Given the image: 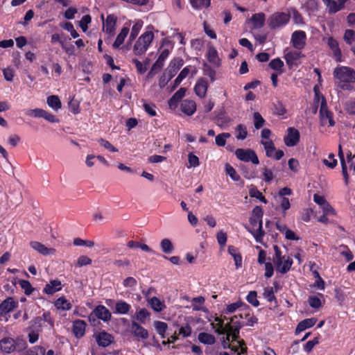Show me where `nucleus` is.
<instances>
[{
    "label": "nucleus",
    "mask_w": 355,
    "mask_h": 355,
    "mask_svg": "<svg viewBox=\"0 0 355 355\" xmlns=\"http://www.w3.org/2000/svg\"><path fill=\"white\" fill-rule=\"evenodd\" d=\"M334 77L343 83H355V70L341 66L336 67L334 71Z\"/></svg>",
    "instance_id": "nucleus-1"
},
{
    "label": "nucleus",
    "mask_w": 355,
    "mask_h": 355,
    "mask_svg": "<svg viewBox=\"0 0 355 355\" xmlns=\"http://www.w3.org/2000/svg\"><path fill=\"white\" fill-rule=\"evenodd\" d=\"M153 37L154 35L152 32L147 31L142 34L134 46L133 51L135 54L140 55L145 53L153 41Z\"/></svg>",
    "instance_id": "nucleus-2"
},
{
    "label": "nucleus",
    "mask_w": 355,
    "mask_h": 355,
    "mask_svg": "<svg viewBox=\"0 0 355 355\" xmlns=\"http://www.w3.org/2000/svg\"><path fill=\"white\" fill-rule=\"evenodd\" d=\"M290 20V15L286 12H275L268 19V26L276 29L286 25Z\"/></svg>",
    "instance_id": "nucleus-3"
},
{
    "label": "nucleus",
    "mask_w": 355,
    "mask_h": 355,
    "mask_svg": "<svg viewBox=\"0 0 355 355\" xmlns=\"http://www.w3.org/2000/svg\"><path fill=\"white\" fill-rule=\"evenodd\" d=\"M235 155L239 159L243 162H252L254 164L259 163L257 154L251 149L238 148L235 151Z\"/></svg>",
    "instance_id": "nucleus-4"
},
{
    "label": "nucleus",
    "mask_w": 355,
    "mask_h": 355,
    "mask_svg": "<svg viewBox=\"0 0 355 355\" xmlns=\"http://www.w3.org/2000/svg\"><path fill=\"white\" fill-rule=\"evenodd\" d=\"M95 318L101 319L103 321H107L111 318V313L104 306H98L89 315V320L90 321L95 320Z\"/></svg>",
    "instance_id": "nucleus-5"
},
{
    "label": "nucleus",
    "mask_w": 355,
    "mask_h": 355,
    "mask_svg": "<svg viewBox=\"0 0 355 355\" xmlns=\"http://www.w3.org/2000/svg\"><path fill=\"white\" fill-rule=\"evenodd\" d=\"M306 35L303 31H296L292 33L291 43L293 46L297 49L301 50L304 49L306 45Z\"/></svg>",
    "instance_id": "nucleus-6"
},
{
    "label": "nucleus",
    "mask_w": 355,
    "mask_h": 355,
    "mask_svg": "<svg viewBox=\"0 0 355 355\" xmlns=\"http://www.w3.org/2000/svg\"><path fill=\"white\" fill-rule=\"evenodd\" d=\"M101 19L104 21L103 15H101ZM117 21V17L114 15H109L107 17L105 21H103V31L110 35L114 34L115 26Z\"/></svg>",
    "instance_id": "nucleus-7"
},
{
    "label": "nucleus",
    "mask_w": 355,
    "mask_h": 355,
    "mask_svg": "<svg viewBox=\"0 0 355 355\" xmlns=\"http://www.w3.org/2000/svg\"><path fill=\"white\" fill-rule=\"evenodd\" d=\"M300 140V132L294 128L288 129V134L284 137V141L287 146H294L297 145Z\"/></svg>",
    "instance_id": "nucleus-8"
},
{
    "label": "nucleus",
    "mask_w": 355,
    "mask_h": 355,
    "mask_svg": "<svg viewBox=\"0 0 355 355\" xmlns=\"http://www.w3.org/2000/svg\"><path fill=\"white\" fill-rule=\"evenodd\" d=\"M184 60L181 58H173L168 67L164 70V71L169 75V77L173 78L177 73V71L180 69V67L183 65Z\"/></svg>",
    "instance_id": "nucleus-9"
},
{
    "label": "nucleus",
    "mask_w": 355,
    "mask_h": 355,
    "mask_svg": "<svg viewBox=\"0 0 355 355\" xmlns=\"http://www.w3.org/2000/svg\"><path fill=\"white\" fill-rule=\"evenodd\" d=\"M96 340L101 347L109 346L114 341V337L105 331H101L96 336Z\"/></svg>",
    "instance_id": "nucleus-10"
},
{
    "label": "nucleus",
    "mask_w": 355,
    "mask_h": 355,
    "mask_svg": "<svg viewBox=\"0 0 355 355\" xmlns=\"http://www.w3.org/2000/svg\"><path fill=\"white\" fill-rule=\"evenodd\" d=\"M0 349L4 353H11L16 349V341L10 338H4L0 340Z\"/></svg>",
    "instance_id": "nucleus-11"
},
{
    "label": "nucleus",
    "mask_w": 355,
    "mask_h": 355,
    "mask_svg": "<svg viewBox=\"0 0 355 355\" xmlns=\"http://www.w3.org/2000/svg\"><path fill=\"white\" fill-rule=\"evenodd\" d=\"M303 57H304V55L300 52L290 51L285 55L284 58L286 64L291 68L293 65H297L300 62V58Z\"/></svg>",
    "instance_id": "nucleus-12"
},
{
    "label": "nucleus",
    "mask_w": 355,
    "mask_h": 355,
    "mask_svg": "<svg viewBox=\"0 0 355 355\" xmlns=\"http://www.w3.org/2000/svg\"><path fill=\"white\" fill-rule=\"evenodd\" d=\"M131 332L136 337L146 339L148 337V331L135 321H132L130 325Z\"/></svg>",
    "instance_id": "nucleus-13"
},
{
    "label": "nucleus",
    "mask_w": 355,
    "mask_h": 355,
    "mask_svg": "<svg viewBox=\"0 0 355 355\" xmlns=\"http://www.w3.org/2000/svg\"><path fill=\"white\" fill-rule=\"evenodd\" d=\"M17 305L12 297H8L0 304V315L12 311Z\"/></svg>",
    "instance_id": "nucleus-14"
},
{
    "label": "nucleus",
    "mask_w": 355,
    "mask_h": 355,
    "mask_svg": "<svg viewBox=\"0 0 355 355\" xmlns=\"http://www.w3.org/2000/svg\"><path fill=\"white\" fill-rule=\"evenodd\" d=\"M86 323L84 320H76L73 322L72 331L77 338H82L85 332Z\"/></svg>",
    "instance_id": "nucleus-15"
},
{
    "label": "nucleus",
    "mask_w": 355,
    "mask_h": 355,
    "mask_svg": "<svg viewBox=\"0 0 355 355\" xmlns=\"http://www.w3.org/2000/svg\"><path fill=\"white\" fill-rule=\"evenodd\" d=\"M30 245L33 249L44 256L54 254L55 252L54 248H48L42 243L37 241H31Z\"/></svg>",
    "instance_id": "nucleus-16"
},
{
    "label": "nucleus",
    "mask_w": 355,
    "mask_h": 355,
    "mask_svg": "<svg viewBox=\"0 0 355 355\" xmlns=\"http://www.w3.org/2000/svg\"><path fill=\"white\" fill-rule=\"evenodd\" d=\"M215 321L217 322V324L211 323L212 328H215L216 326L218 327L216 329L215 332L218 335H224L228 331V328L230 327V323L224 324L223 320L219 318L218 317L215 318Z\"/></svg>",
    "instance_id": "nucleus-17"
},
{
    "label": "nucleus",
    "mask_w": 355,
    "mask_h": 355,
    "mask_svg": "<svg viewBox=\"0 0 355 355\" xmlns=\"http://www.w3.org/2000/svg\"><path fill=\"white\" fill-rule=\"evenodd\" d=\"M181 110L188 116H191L196 110V105L193 101L184 100L181 103Z\"/></svg>",
    "instance_id": "nucleus-18"
},
{
    "label": "nucleus",
    "mask_w": 355,
    "mask_h": 355,
    "mask_svg": "<svg viewBox=\"0 0 355 355\" xmlns=\"http://www.w3.org/2000/svg\"><path fill=\"white\" fill-rule=\"evenodd\" d=\"M61 288V282L58 279H53L51 280L50 283L45 286L44 292L48 295H52L60 291Z\"/></svg>",
    "instance_id": "nucleus-19"
},
{
    "label": "nucleus",
    "mask_w": 355,
    "mask_h": 355,
    "mask_svg": "<svg viewBox=\"0 0 355 355\" xmlns=\"http://www.w3.org/2000/svg\"><path fill=\"white\" fill-rule=\"evenodd\" d=\"M252 24L254 28H261L265 24L266 15L263 12L254 14L250 19Z\"/></svg>",
    "instance_id": "nucleus-20"
},
{
    "label": "nucleus",
    "mask_w": 355,
    "mask_h": 355,
    "mask_svg": "<svg viewBox=\"0 0 355 355\" xmlns=\"http://www.w3.org/2000/svg\"><path fill=\"white\" fill-rule=\"evenodd\" d=\"M207 56L209 62L214 67H218L220 66V61L218 56V52L214 46H209L208 48Z\"/></svg>",
    "instance_id": "nucleus-21"
},
{
    "label": "nucleus",
    "mask_w": 355,
    "mask_h": 355,
    "mask_svg": "<svg viewBox=\"0 0 355 355\" xmlns=\"http://www.w3.org/2000/svg\"><path fill=\"white\" fill-rule=\"evenodd\" d=\"M316 320H317L314 318H307L302 320L297 324L295 329V333L297 334L299 332L306 330L308 328L313 327L315 324Z\"/></svg>",
    "instance_id": "nucleus-22"
},
{
    "label": "nucleus",
    "mask_w": 355,
    "mask_h": 355,
    "mask_svg": "<svg viewBox=\"0 0 355 355\" xmlns=\"http://www.w3.org/2000/svg\"><path fill=\"white\" fill-rule=\"evenodd\" d=\"M292 264V259H291L290 257H287V259L284 258L282 261H279L278 263L276 264L277 270L279 272L284 274L290 270Z\"/></svg>",
    "instance_id": "nucleus-23"
},
{
    "label": "nucleus",
    "mask_w": 355,
    "mask_h": 355,
    "mask_svg": "<svg viewBox=\"0 0 355 355\" xmlns=\"http://www.w3.org/2000/svg\"><path fill=\"white\" fill-rule=\"evenodd\" d=\"M194 89L197 96L200 98H203L205 96L207 90V82L202 79L198 80L195 86Z\"/></svg>",
    "instance_id": "nucleus-24"
},
{
    "label": "nucleus",
    "mask_w": 355,
    "mask_h": 355,
    "mask_svg": "<svg viewBox=\"0 0 355 355\" xmlns=\"http://www.w3.org/2000/svg\"><path fill=\"white\" fill-rule=\"evenodd\" d=\"M129 33V28L128 27H123L120 33L117 35L114 42L112 46L114 48L117 49L124 42L125 38L128 35Z\"/></svg>",
    "instance_id": "nucleus-25"
},
{
    "label": "nucleus",
    "mask_w": 355,
    "mask_h": 355,
    "mask_svg": "<svg viewBox=\"0 0 355 355\" xmlns=\"http://www.w3.org/2000/svg\"><path fill=\"white\" fill-rule=\"evenodd\" d=\"M198 338L200 343L205 345H213L216 342V338L213 335L205 332L200 333Z\"/></svg>",
    "instance_id": "nucleus-26"
},
{
    "label": "nucleus",
    "mask_w": 355,
    "mask_h": 355,
    "mask_svg": "<svg viewBox=\"0 0 355 355\" xmlns=\"http://www.w3.org/2000/svg\"><path fill=\"white\" fill-rule=\"evenodd\" d=\"M46 103L49 107L55 111H58L61 107V101L58 96H49L47 98Z\"/></svg>",
    "instance_id": "nucleus-27"
},
{
    "label": "nucleus",
    "mask_w": 355,
    "mask_h": 355,
    "mask_svg": "<svg viewBox=\"0 0 355 355\" xmlns=\"http://www.w3.org/2000/svg\"><path fill=\"white\" fill-rule=\"evenodd\" d=\"M130 307L129 304L122 300L118 301L115 305L116 312L123 315L128 313Z\"/></svg>",
    "instance_id": "nucleus-28"
},
{
    "label": "nucleus",
    "mask_w": 355,
    "mask_h": 355,
    "mask_svg": "<svg viewBox=\"0 0 355 355\" xmlns=\"http://www.w3.org/2000/svg\"><path fill=\"white\" fill-rule=\"evenodd\" d=\"M148 304L150 307L157 312H159L165 307L164 304L156 297H151L148 300Z\"/></svg>",
    "instance_id": "nucleus-29"
},
{
    "label": "nucleus",
    "mask_w": 355,
    "mask_h": 355,
    "mask_svg": "<svg viewBox=\"0 0 355 355\" xmlns=\"http://www.w3.org/2000/svg\"><path fill=\"white\" fill-rule=\"evenodd\" d=\"M160 247L163 252L166 254H171L174 247L172 242L168 239H164L160 242Z\"/></svg>",
    "instance_id": "nucleus-30"
},
{
    "label": "nucleus",
    "mask_w": 355,
    "mask_h": 355,
    "mask_svg": "<svg viewBox=\"0 0 355 355\" xmlns=\"http://www.w3.org/2000/svg\"><path fill=\"white\" fill-rule=\"evenodd\" d=\"M154 327L157 331V333L160 335L162 338H165V333L167 330L168 325L164 322L155 321L154 322Z\"/></svg>",
    "instance_id": "nucleus-31"
},
{
    "label": "nucleus",
    "mask_w": 355,
    "mask_h": 355,
    "mask_svg": "<svg viewBox=\"0 0 355 355\" xmlns=\"http://www.w3.org/2000/svg\"><path fill=\"white\" fill-rule=\"evenodd\" d=\"M261 144L264 146L266 156L269 157H273V154L276 150L273 142L271 140L261 141Z\"/></svg>",
    "instance_id": "nucleus-32"
},
{
    "label": "nucleus",
    "mask_w": 355,
    "mask_h": 355,
    "mask_svg": "<svg viewBox=\"0 0 355 355\" xmlns=\"http://www.w3.org/2000/svg\"><path fill=\"white\" fill-rule=\"evenodd\" d=\"M249 195L252 198H256L259 200H260L263 203H267V200L266 198L262 195V193L257 189V188L254 186L251 185L249 190Z\"/></svg>",
    "instance_id": "nucleus-33"
},
{
    "label": "nucleus",
    "mask_w": 355,
    "mask_h": 355,
    "mask_svg": "<svg viewBox=\"0 0 355 355\" xmlns=\"http://www.w3.org/2000/svg\"><path fill=\"white\" fill-rule=\"evenodd\" d=\"M264 297L270 302H274L275 306H277V301L275 296L272 287H266L263 293Z\"/></svg>",
    "instance_id": "nucleus-34"
},
{
    "label": "nucleus",
    "mask_w": 355,
    "mask_h": 355,
    "mask_svg": "<svg viewBox=\"0 0 355 355\" xmlns=\"http://www.w3.org/2000/svg\"><path fill=\"white\" fill-rule=\"evenodd\" d=\"M327 44L329 48L333 51L335 56H340L341 51L338 47V42L334 39L333 37H329L328 39Z\"/></svg>",
    "instance_id": "nucleus-35"
},
{
    "label": "nucleus",
    "mask_w": 355,
    "mask_h": 355,
    "mask_svg": "<svg viewBox=\"0 0 355 355\" xmlns=\"http://www.w3.org/2000/svg\"><path fill=\"white\" fill-rule=\"evenodd\" d=\"M55 306L59 309L69 310L71 308V304L64 297H60L55 302Z\"/></svg>",
    "instance_id": "nucleus-36"
},
{
    "label": "nucleus",
    "mask_w": 355,
    "mask_h": 355,
    "mask_svg": "<svg viewBox=\"0 0 355 355\" xmlns=\"http://www.w3.org/2000/svg\"><path fill=\"white\" fill-rule=\"evenodd\" d=\"M272 112L275 114L282 116L286 113V110L283 103L281 101H277L276 103L272 104Z\"/></svg>",
    "instance_id": "nucleus-37"
},
{
    "label": "nucleus",
    "mask_w": 355,
    "mask_h": 355,
    "mask_svg": "<svg viewBox=\"0 0 355 355\" xmlns=\"http://www.w3.org/2000/svg\"><path fill=\"white\" fill-rule=\"evenodd\" d=\"M18 283L21 288L24 291V293L26 295H30L34 291V288H33L31 283L27 280L20 279Z\"/></svg>",
    "instance_id": "nucleus-38"
},
{
    "label": "nucleus",
    "mask_w": 355,
    "mask_h": 355,
    "mask_svg": "<svg viewBox=\"0 0 355 355\" xmlns=\"http://www.w3.org/2000/svg\"><path fill=\"white\" fill-rule=\"evenodd\" d=\"M191 6L195 9L207 8L210 5V0H190Z\"/></svg>",
    "instance_id": "nucleus-39"
},
{
    "label": "nucleus",
    "mask_w": 355,
    "mask_h": 355,
    "mask_svg": "<svg viewBox=\"0 0 355 355\" xmlns=\"http://www.w3.org/2000/svg\"><path fill=\"white\" fill-rule=\"evenodd\" d=\"M322 116L323 117H322V116H320L321 124L322 125H324L326 124L327 120L330 126L334 125L335 122L333 119L332 113L331 112H329L328 110H326V112L324 113Z\"/></svg>",
    "instance_id": "nucleus-40"
},
{
    "label": "nucleus",
    "mask_w": 355,
    "mask_h": 355,
    "mask_svg": "<svg viewBox=\"0 0 355 355\" xmlns=\"http://www.w3.org/2000/svg\"><path fill=\"white\" fill-rule=\"evenodd\" d=\"M205 302V298L202 296L194 297L192 300V307L194 311L204 310L201 306Z\"/></svg>",
    "instance_id": "nucleus-41"
},
{
    "label": "nucleus",
    "mask_w": 355,
    "mask_h": 355,
    "mask_svg": "<svg viewBox=\"0 0 355 355\" xmlns=\"http://www.w3.org/2000/svg\"><path fill=\"white\" fill-rule=\"evenodd\" d=\"M231 137L230 133L229 132H224L218 135L216 137V144L218 146H224L226 144V139L227 138H230Z\"/></svg>",
    "instance_id": "nucleus-42"
},
{
    "label": "nucleus",
    "mask_w": 355,
    "mask_h": 355,
    "mask_svg": "<svg viewBox=\"0 0 355 355\" xmlns=\"http://www.w3.org/2000/svg\"><path fill=\"white\" fill-rule=\"evenodd\" d=\"M254 118V125L256 129H260L265 123L264 119L262 116L257 112H254L253 114Z\"/></svg>",
    "instance_id": "nucleus-43"
},
{
    "label": "nucleus",
    "mask_w": 355,
    "mask_h": 355,
    "mask_svg": "<svg viewBox=\"0 0 355 355\" xmlns=\"http://www.w3.org/2000/svg\"><path fill=\"white\" fill-rule=\"evenodd\" d=\"M225 171L228 174L232 180L239 181L240 180L239 175L236 173V170L230 164L225 165Z\"/></svg>",
    "instance_id": "nucleus-44"
},
{
    "label": "nucleus",
    "mask_w": 355,
    "mask_h": 355,
    "mask_svg": "<svg viewBox=\"0 0 355 355\" xmlns=\"http://www.w3.org/2000/svg\"><path fill=\"white\" fill-rule=\"evenodd\" d=\"M236 130L239 132V134L236 137L237 139L243 140L247 137V128L243 124H239L236 127Z\"/></svg>",
    "instance_id": "nucleus-45"
},
{
    "label": "nucleus",
    "mask_w": 355,
    "mask_h": 355,
    "mask_svg": "<svg viewBox=\"0 0 355 355\" xmlns=\"http://www.w3.org/2000/svg\"><path fill=\"white\" fill-rule=\"evenodd\" d=\"M149 316L150 313L147 309L144 308L136 312L135 318L141 322H144L145 319Z\"/></svg>",
    "instance_id": "nucleus-46"
},
{
    "label": "nucleus",
    "mask_w": 355,
    "mask_h": 355,
    "mask_svg": "<svg viewBox=\"0 0 355 355\" xmlns=\"http://www.w3.org/2000/svg\"><path fill=\"white\" fill-rule=\"evenodd\" d=\"M230 338V334H227V335H226V337L223 338L222 346H223V349H231L232 351H234V352H236L239 355L240 353L239 352V347H231V345L229 343Z\"/></svg>",
    "instance_id": "nucleus-47"
},
{
    "label": "nucleus",
    "mask_w": 355,
    "mask_h": 355,
    "mask_svg": "<svg viewBox=\"0 0 355 355\" xmlns=\"http://www.w3.org/2000/svg\"><path fill=\"white\" fill-rule=\"evenodd\" d=\"M44 110L40 108L30 109L25 110V114L29 116L40 118L42 116Z\"/></svg>",
    "instance_id": "nucleus-48"
},
{
    "label": "nucleus",
    "mask_w": 355,
    "mask_h": 355,
    "mask_svg": "<svg viewBox=\"0 0 355 355\" xmlns=\"http://www.w3.org/2000/svg\"><path fill=\"white\" fill-rule=\"evenodd\" d=\"M269 67L273 70L281 71L284 67V62L279 58H275L270 62Z\"/></svg>",
    "instance_id": "nucleus-49"
},
{
    "label": "nucleus",
    "mask_w": 355,
    "mask_h": 355,
    "mask_svg": "<svg viewBox=\"0 0 355 355\" xmlns=\"http://www.w3.org/2000/svg\"><path fill=\"white\" fill-rule=\"evenodd\" d=\"M257 293L256 291H250L247 295V301L254 306H258L259 302L257 300Z\"/></svg>",
    "instance_id": "nucleus-50"
},
{
    "label": "nucleus",
    "mask_w": 355,
    "mask_h": 355,
    "mask_svg": "<svg viewBox=\"0 0 355 355\" xmlns=\"http://www.w3.org/2000/svg\"><path fill=\"white\" fill-rule=\"evenodd\" d=\"M142 26V23L140 21H137L132 27L131 30V33L130 35L129 40H134L137 36Z\"/></svg>",
    "instance_id": "nucleus-51"
},
{
    "label": "nucleus",
    "mask_w": 355,
    "mask_h": 355,
    "mask_svg": "<svg viewBox=\"0 0 355 355\" xmlns=\"http://www.w3.org/2000/svg\"><path fill=\"white\" fill-rule=\"evenodd\" d=\"M325 6H327V8L328 9V12L329 14H334L338 11L340 10V8L338 6L337 1L334 0L331 1Z\"/></svg>",
    "instance_id": "nucleus-52"
},
{
    "label": "nucleus",
    "mask_w": 355,
    "mask_h": 355,
    "mask_svg": "<svg viewBox=\"0 0 355 355\" xmlns=\"http://www.w3.org/2000/svg\"><path fill=\"white\" fill-rule=\"evenodd\" d=\"M92 263V259L85 255H82L79 257L77 259L76 266L78 267H82L84 266L90 265Z\"/></svg>",
    "instance_id": "nucleus-53"
},
{
    "label": "nucleus",
    "mask_w": 355,
    "mask_h": 355,
    "mask_svg": "<svg viewBox=\"0 0 355 355\" xmlns=\"http://www.w3.org/2000/svg\"><path fill=\"white\" fill-rule=\"evenodd\" d=\"M216 239L220 248H224L227 242V234L224 232L220 231L216 235Z\"/></svg>",
    "instance_id": "nucleus-54"
},
{
    "label": "nucleus",
    "mask_w": 355,
    "mask_h": 355,
    "mask_svg": "<svg viewBox=\"0 0 355 355\" xmlns=\"http://www.w3.org/2000/svg\"><path fill=\"white\" fill-rule=\"evenodd\" d=\"M92 18L89 15H84L80 21V26L85 32L87 30V25L91 22Z\"/></svg>",
    "instance_id": "nucleus-55"
},
{
    "label": "nucleus",
    "mask_w": 355,
    "mask_h": 355,
    "mask_svg": "<svg viewBox=\"0 0 355 355\" xmlns=\"http://www.w3.org/2000/svg\"><path fill=\"white\" fill-rule=\"evenodd\" d=\"M203 70L205 72V74L208 76L211 81H214L215 80V75L216 71L212 69L207 64L205 63L203 65Z\"/></svg>",
    "instance_id": "nucleus-56"
},
{
    "label": "nucleus",
    "mask_w": 355,
    "mask_h": 355,
    "mask_svg": "<svg viewBox=\"0 0 355 355\" xmlns=\"http://www.w3.org/2000/svg\"><path fill=\"white\" fill-rule=\"evenodd\" d=\"M172 78L169 77L165 71H164L163 74L160 76L159 79V86L160 88L164 87L167 83L171 80Z\"/></svg>",
    "instance_id": "nucleus-57"
},
{
    "label": "nucleus",
    "mask_w": 355,
    "mask_h": 355,
    "mask_svg": "<svg viewBox=\"0 0 355 355\" xmlns=\"http://www.w3.org/2000/svg\"><path fill=\"white\" fill-rule=\"evenodd\" d=\"M308 302H309V305L313 308L318 309L319 307L321 306V301L316 296L309 297Z\"/></svg>",
    "instance_id": "nucleus-58"
},
{
    "label": "nucleus",
    "mask_w": 355,
    "mask_h": 355,
    "mask_svg": "<svg viewBox=\"0 0 355 355\" xmlns=\"http://www.w3.org/2000/svg\"><path fill=\"white\" fill-rule=\"evenodd\" d=\"M319 343V338L318 337L314 338L313 340L308 341L304 346V349L306 352H310L314 346Z\"/></svg>",
    "instance_id": "nucleus-59"
},
{
    "label": "nucleus",
    "mask_w": 355,
    "mask_h": 355,
    "mask_svg": "<svg viewBox=\"0 0 355 355\" xmlns=\"http://www.w3.org/2000/svg\"><path fill=\"white\" fill-rule=\"evenodd\" d=\"M354 35H355V31H354L353 30H350V29L346 30L345 35H344V40L347 44H351L354 40Z\"/></svg>",
    "instance_id": "nucleus-60"
},
{
    "label": "nucleus",
    "mask_w": 355,
    "mask_h": 355,
    "mask_svg": "<svg viewBox=\"0 0 355 355\" xmlns=\"http://www.w3.org/2000/svg\"><path fill=\"white\" fill-rule=\"evenodd\" d=\"M155 107H156L153 103H145L144 104V108L145 111L151 116H154L156 115Z\"/></svg>",
    "instance_id": "nucleus-61"
},
{
    "label": "nucleus",
    "mask_w": 355,
    "mask_h": 355,
    "mask_svg": "<svg viewBox=\"0 0 355 355\" xmlns=\"http://www.w3.org/2000/svg\"><path fill=\"white\" fill-rule=\"evenodd\" d=\"M188 161H189L190 167H191V166L196 167L200 164L198 157L196 155H195L194 154H193L192 153H189Z\"/></svg>",
    "instance_id": "nucleus-62"
},
{
    "label": "nucleus",
    "mask_w": 355,
    "mask_h": 355,
    "mask_svg": "<svg viewBox=\"0 0 355 355\" xmlns=\"http://www.w3.org/2000/svg\"><path fill=\"white\" fill-rule=\"evenodd\" d=\"M45 352L43 347L36 346L29 351L28 355H45Z\"/></svg>",
    "instance_id": "nucleus-63"
},
{
    "label": "nucleus",
    "mask_w": 355,
    "mask_h": 355,
    "mask_svg": "<svg viewBox=\"0 0 355 355\" xmlns=\"http://www.w3.org/2000/svg\"><path fill=\"white\" fill-rule=\"evenodd\" d=\"M345 109L350 114H355V101H348L345 103Z\"/></svg>",
    "instance_id": "nucleus-64"
}]
</instances>
